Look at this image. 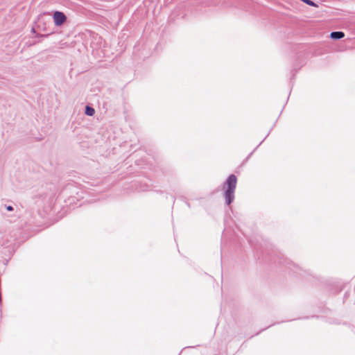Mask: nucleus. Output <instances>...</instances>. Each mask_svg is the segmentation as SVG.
<instances>
[{
  "instance_id": "nucleus-4",
  "label": "nucleus",
  "mask_w": 355,
  "mask_h": 355,
  "mask_svg": "<svg viewBox=\"0 0 355 355\" xmlns=\"http://www.w3.org/2000/svg\"><path fill=\"white\" fill-rule=\"evenodd\" d=\"M345 37V33L343 31H333L330 34V38L334 40H338Z\"/></svg>"
},
{
  "instance_id": "nucleus-1",
  "label": "nucleus",
  "mask_w": 355,
  "mask_h": 355,
  "mask_svg": "<svg viewBox=\"0 0 355 355\" xmlns=\"http://www.w3.org/2000/svg\"><path fill=\"white\" fill-rule=\"evenodd\" d=\"M237 178L235 175H230L223 183V197L227 205H230L234 200V193L236 187Z\"/></svg>"
},
{
  "instance_id": "nucleus-12",
  "label": "nucleus",
  "mask_w": 355,
  "mask_h": 355,
  "mask_svg": "<svg viewBox=\"0 0 355 355\" xmlns=\"http://www.w3.org/2000/svg\"><path fill=\"white\" fill-rule=\"evenodd\" d=\"M32 32L35 33V28H32Z\"/></svg>"
},
{
  "instance_id": "nucleus-8",
  "label": "nucleus",
  "mask_w": 355,
  "mask_h": 355,
  "mask_svg": "<svg viewBox=\"0 0 355 355\" xmlns=\"http://www.w3.org/2000/svg\"><path fill=\"white\" fill-rule=\"evenodd\" d=\"M259 146H257V148H255V149L251 152L248 155V157L245 158V159L243 161V162H245L248 161V159L250 157V156L252 155V153H254V151L258 148Z\"/></svg>"
},
{
  "instance_id": "nucleus-3",
  "label": "nucleus",
  "mask_w": 355,
  "mask_h": 355,
  "mask_svg": "<svg viewBox=\"0 0 355 355\" xmlns=\"http://www.w3.org/2000/svg\"><path fill=\"white\" fill-rule=\"evenodd\" d=\"M54 24L57 26H62L67 19V16L61 11H55L53 15Z\"/></svg>"
},
{
  "instance_id": "nucleus-2",
  "label": "nucleus",
  "mask_w": 355,
  "mask_h": 355,
  "mask_svg": "<svg viewBox=\"0 0 355 355\" xmlns=\"http://www.w3.org/2000/svg\"><path fill=\"white\" fill-rule=\"evenodd\" d=\"M79 189L75 186L73 184H68L62 190V193L64 195L69 194L68 200L69 203L75 202V200H78V197L73 196V194L78 195L79 194Z\"/></svg>"
},
{
  "instance_id": "nucleus-11",
  "label": "nucleus",
  "mask_w": 355,
  "mask_h": 355,
  "mask_svg": "<svg viewBox=\"0 0 355 355\" xmlns=\"http://www.w3.org/2000/svg\"><path fill=\"white\" fill-rule=\"evenodd\" d=\"M77 196H77V197H78V200L79 199V197H80V198H83V196H79V194H78V195H77Z\"/></svg>"
},
{
  "instance_id": "nucleus-9",
  "label": "nucleus",
  "mask_w": 355,
  "mask_h": 355,
  "mask_svg": "<svg viewBox=\"0 0 355 355\" xmlns=\"http://www.w3.org/2000/svg\"><path fill=\"white\" fill-rule=\"evenodd\" d=\"M50 34H46V35H40V34H36L35 37H46L49 35Z\"/></svg>"
},
{
  "instance_id": "nucleus-7",
  "label": "nucleus",
  "mask_w": 355,
  "mask_h": 355,
  "mask_svg": "<svg viewBox=\"0 0 355 355\" xmlns=\"http://www.w3.org/2000/svg\"><path fill=\"white\" fill-rule=\"evenodd\" d=\"M3 206L8 211H12L14 210V207L12 205H4Z\"/></svg>"
},
{
  "instance_id": "nucleus-5",
  "label": "nucleus",
  "mask_w": 355,
  "mask_h": 355,
  "mask_svg": "<svg viewBox=\"0 0 355 355\" xmlns=\"http://www.w3.org/2000/svg\"><path fill=\"white\" fill-rule=\"evenodd\" d=\"M85 113L86 115L92 116L94 114L95 110L92 107H91L89 105H86Z\"/></svg>"
},
{
  "instance_id": "nucleus-10",
  "label": "nucleus",
  "mask_w": 355,
  "mask_h": 355,
  "mask_svg": "<svg viewBox=\"0 0 355 355\" xmlns=\"http://www.w3.org/2000/svg\"><path fill=\"white\" fill-rule=\"evenodd\" d=\"M268 134L267 135H266V137H265V138H264V139H263L260 142V144L258 145V146H259L263 143V141H264V139H265L266 137H268Z\"/></svg>"
},
{
  "instance_id": "nucleus-6",
  "label": "nucleus",
  "mask_w": 355,
  "mask_h": 355,
  "mask_svg": "<svg viewBox=\"0 0 355 355\" xmlns=\"http://www.w3.org/2000/svg\"><path fill=\"white\" fill-rule=\"evenodd\" d=\"M300 1L310 6L315 7V8L318 7V5L311 0H300Z\"/></svg>"
}]
</instances>
